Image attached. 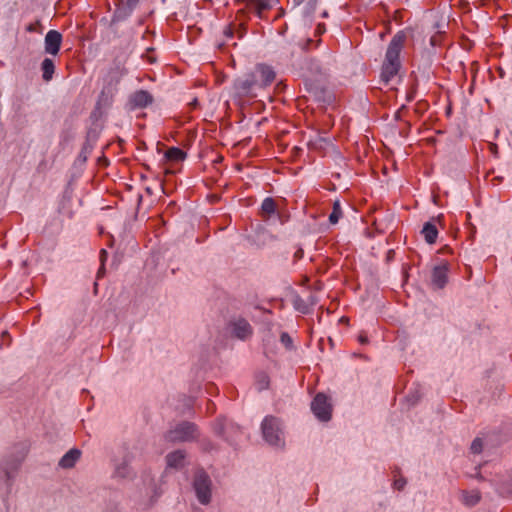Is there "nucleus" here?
<instances>
[{
  "label": "nucleus",
  "mask_w": 512,
  "mask_h": 512,
  "mask_svg": "<svg viewBox=\"0 0 512 512\" xmlns=\"http://www.w3.org/2000/svg\"><path fill=\"white\" fill-rule=\"evenodd\" d=\"M193 487L198 501L207 505L211 501V480L204 470H198L195 473Z\"/></svg>",
  "instance_id": "nucleus-5"
},
{
  "label": "nucleus",
  "mask_w": 512,
  "mask_h": 512,
  "mask_svg": "<svg viewBox=\"0 0 512 512\" xmlns=\"http://www.w3.org/2000/svg\"><path fill=\"white\" fill-rule=\"evenodd\" d=\"M317 2H318V0H308V1H306L305 2V7H304V10H303V15L304 16H311L315 12Z\"/></svg>",
  "instance_id": "nucleus-25"
},
{
  "label": "nucleus",
  "mask_w": 512,
  "mask_h": 512,
  "mask_svg": "<svg viewBox=\"0 0 512 512\" xmlns=\"http://www.w3.org/2000/svg\"><path fill=\"white\" fill-rule=\"evenodd\" d=\"M311 410L320 421L331 419L332 405L324 393H318L311 402Z\"/></svg>",
  "instance_id": "nucleus-7"
},
{
  "label": "nucleus",
  "mask_w": 512,
  "mask_h": 512,
  "mask_svg": "<svg viewBox=\"0 0 512 512\" xmlns=\"http://www.w3.org/2000/svg\"><path fill=\"white\" fill-rule=\"evenodd\" d=\"M309 69L320 77H325L328 75V69L323 67L319 61L314 59L309 61Z\"/></svg>",
  "instance_id": "nucleus-22"
},
{
  "label": "nucleus",
  "mask_w": 512,
  "mask_h": 512,
  "mask_svg": "<svg viewBox=\"0 0 512 512\" xmlns=\"http://www.w3.org/2000/svg\"><path fill=\"white\" fill-rule=\"evenodd\" d=\"M81 456V451L74 448L69 450L59 461V466L61 468L69 469L75 466L76 462L79 460Z\"/></svg>",
  "instance_id": "nucleus-12"
},
{
  "label": "nucleus",
  "mask_w": 512,
  "mask_h": 512,
  "mask_svg": "<svg viewBox=\"0 0 512 512\" xmlns=\"http://www.w3.org/2000/svg\"><path fill=\"white\" fill-rule=\"evenodd\" d=\"M498 493L502 497H508L512 499V480L501 483L498 488Z\"/></svg>",
  "instance_id": "nucleus-24"
},
{
  "label": "nucleus",
  "mask_w": 512,
  "mask_h": 512,
  "mask_svg": "<svg viewBox=\"0 0 512 512\" xmlns=\"http://www.w3.org/2000/svg\"><path fill=\"white\" fill-rule=\"evenodd\" d=\"M276 73L266 64H257L254 69L234 79L232 98L243 105L261 96L262 92L275 80Z\"/></svg>",
  "instance_id": "nucleus-1"
},
{
  "label": "nucleus",
  "mask_w": 512,
  "mask_h": 512,
  "mask_svg": "<svg viewBox=\"0 0 512 512\" xmlns=\"http://www.w3.org/2000/svg\"><path fill=\"white\" fill-rule=\"evenodd\" d=\"M139 0H126V5H127V9H128V13L127 15H129L133 9L137 6Z\"/></svg>",
  "instance_id": "nucleus-30"
},
{
  "label": "nucleus",
  "mask_w": 512,
  "mask_h": 512,
  "mask_svg": "<svg viewBox=\"0 0 512 512\" xmlns=\"http://www.w3.org/2000/svg\"><path fill=\"white\" fill-rule=\"evenodd\" d=\"M314 304L315 299L312 295H310L307 300L301 298L300 296H295L293 299L294 308L303 314H307Z\"/></svg>",
  "instance_id": "nucleus-14"
},
{
  "label": "nucleus",
  "mask_w": 512,
  "mask_h": 512,
  "mask_svg": "<svg viewBox=\"0 0 512 512\" xmlns=\"http://www.w3.org/2000/svg\"><path fill=\"white\" fill-rule=\"evenodd\" d=\"M212 389H214V386H213L212 384H209V385L207 386V390L210 392V390H212Z\"/></svg>",
  "instance_id": "nucleus-39"
},
{
  "label": "nucleus",
  "mask_w": 512,
  "mask_h": 512,
  "mask_svg": "<svg viewBox=\"0 0 512 512\" xmlns=\"http://www.w3.org/2000/svg\"><path fill=\"white\" fill-rule=\"evenodd\" d=\"M186 156V152L178 147H171L165 152V158L174 162L183 161Z\"/></svg>",
  "instance_id": "nucleus-18"
},
{
  "label": "nucleus",
  "mask_w": 512,
  "mask_h": 512,
  "mask_svg": "<svg viewBox=\"0 0 512 512\" xmlns=\"http://www.w3.org/2000/svg\"><path fill=\"white\" fill-rule=\"evenodd\" d=\"M269 386V378L266 374H262L259 376V379H258V389L259 390H263V389H267Z\"/></svg>",
  "instance_id": "nucleus-28"
},
{
  "label": "nucleus",
  "mask_w": 512,
  "mask_h": 512,
  "mask_svg": "<svg viewBox=\"0 0 512 512\" xmlns=\"http://www.w3.org/2000/svg\"><path fill=\"white\" fill-rule=\"evenodd\" d=\"M115 475L120 478H129L132 475L128 461L124 460L121 464L116 466Z\"/></svg>",
  "instance_id": "nucleus-20"
},
{
  "label": "nucleus",
  "mask_w": 512,
  "mask_h": 512,
  "mask_svg": "<svg viewBox=\"0 0 512 512\" xmlns=\"http://www.w3.org/2000/svg\"><path fill=\"white\" fill-rule=\"evenodd\" d=\"M224 36L227 38V40L232 39L234 35V31L231 26H227L223 31Z\"/></svg>",
  "instance_id": "nucleus-32"
},
{
  "label": "nucleus",
  "mask_w": 512,
  "mask_h": 512,
  "mask_svg": "<svg viewBox=\"0 0 512 512\" xmlns=\"http://www.w3.org/2000/svg\"><path fill=\"white\" fill-rule=\"evenodd\" d=\"M448 263L444 262L441 265L435 266L432 270L431 282L437 289H442L447 283Z\"/></svg>",
  "instance_id": "nucleus-10"
},
{
  "label": "nucleus",
  "mask_w": 512,
  "mask_h": 512,
  "mask_svg": "<svg viewBox=\"0 0 512 512\" xmlns=\"http://www.w3.org/2000/svg\"><path fill=\"white\" fill-rule=\"evenodd\" d=\"M3 470L5 472V475H6V478H7V481H10L12 478H13V474L12 472L9 470V468L7 466H4L3 467Z\"/></svg>",
  "instance_id": "nucleus-33"
},
{
  "label": "nucleus",
  "mask_w": 512,
  "mask_h": 512,
  "mask_svg": "<svg viewBox=\"0 0 512 512\" xmlns=\"http://www.w3.org/2000/svg\"><path fill=\"white\" fill-rule=\"evenodd\" d=\"M303 249L299 248L295 253H294V258L295 259H301L303 257Z\"/></svg>",
  "instance_id": "nucleus-34"
},
{
  "label": "nucleus",
  "mask_w": 512,
  "mask_h": 512,
  "mask_svg": "<svg viewBox=\"0 0 512 512\" xmlns=\"http://www.w3.org/2000/svg\"><path fill=\"white\" fill-rule=\"evenodd\" d=\"M227 329L231 336L242 341H246L253 334L251 324L241 316L232 317L227 323Z\"/></svg>",
  "instance_id": "nucleus-6"
},
{
  "label": "nucleus",
  "mask_w": 512,
  "mask_h": 512,
  "mask_svg": "<svg viewBox=\"0 0 512 512\" xmlns=\"http://www.w3.org/2000/svg\"><path fill=\"white\" fill-rule=\"evenodd\" d=\"M100 253H101V259H102V261H104V259L107 257V252L105 249H102Z\"/></svg>",
  "instance_id": "nucleus-36"
},
{
  "label": "nucleus",
  "mask_w": 512,
  "mask_h": 512,
  "mask_svg": "<svg viewBox=\"0 0 512 512\" xmlns=\"http://www.w3.org/2000/svg\"><path fill=\"white\" fill-rule=\"evenodd\" d=\"M470 450L474 454H479L483 450V441L481 438H475L471 444Z\"/></svg>",
  "instance_id": "nucleus-26"
},
{
  "label": "nucleus",
  "mask_w": 512,
  "mask_h": 512,
  "mask_svg": "<svg viewBox=\"0 0 512 512\" xmlns=\"http://www.w3.org/2000/svg\"><path fill=\"white\" fill-rule=\"evenodd\" d=\"M2 335H3V336L8 335L7 331H4V332L2 333Z\"/></svg>",
  "instance_id": "nucleus-42"
},
{
  "label": "nucleus",
  "mask_w": 512,
  "mask_h": 512,
  "mask_svg": "<svg viewBox=\"0 0 512 512\" xmlns=\"http://www.w3.org/2000/svg\"><path fill=\"white\" fill-rule=\"evenodd\" d=\"M341 216H342L341 205H340L339 200H336L333 203L332 212L329 215V222L331 224H336V223H338Z\"/></svg>",
  "instance_id": "nucleus-23"
},
{
  "label": "nucleus",
  "mask_w": 512,
  "mask_h": 512,
  "mask_svg": "<svg viewBox=\"0 0 512 512\" xmlns=\"http://www.w3.org/2000/svg\"><path fill=\"white\" fill-rule=\"evenodd\" d=\"M405 41L406 34L403 31H399L392 37L388 44L381 71V80L385 84H388L401 68L400 53L404 47Z\"/></svg>",
  "instance_id": "nucleus-2"
},
{
  "label": "nucleus",
  "mask_w": 512,
  "mask_h": 512,
  "mask_svg": "<svg viewBox=\"0 0 512 512\" xmlns=\"http://www.w3.org/2000/svg\"><path fill=\"white\" fill-rule=\"evenodd\" d=\"M18 465L19 464H16L14 467H13V470H16L18 468Z\"/></svg>",
  "instance_id": "nucleus-41"
},
{
  "label": "nucleus",
  "mask_w": 512,
  "mask_h": 512,
  "mask_svg": "<svg viewBox=\"0 0 512 512\" xmlns=\"http://www.w3.org/2000/svg\"><path fill=\"white\" fill-rule=\"evenodd\" d=\"M481 500V495L479 491H472V492H463V503L466 506L473 507L477 505Z\"/></svg>",
  "instance_id": "nucleus-19"
},
{
  "label": "nucleus",
  "mask_w": 512,
  "mask_h": 512,
  "mask_svg": "<svg viewBox=\"0 0 512 512\" xmlns=\"http://www.w3.org/2000/svg\"><path fill=\"white\" fill-rule=\"evenodd\" d=\"M414 98V93H410L408 96H407V99L408 101H411L412 99Z\"/></svg>",
  "instance_id": "nucleus-38"
},
{
  "label": "nucleus",
  "mask_w": 512,
  "mask_h": 512,
  "mask_svg": "<svg viewBox=\"0 0 512 512\" xmlns=\"http://www.w3.org/2000/svg\"><path fill=\"white\" fill-rule=\"evenodd\" d=\"M262 434L267 443L272 446L282 447L284 441L280 429L279 420L273 416H267L262 422Z\"/></svg>",
  "instance_id": "nucleus-3"
},
{
  "label": "nucleus",
  "mask_w": 512,
  "mask_h": 512,
  "mask_svg": "<svg viewBox=\"0 0 512 512\" xmlns=\"http://www.w3.org/2000/svg\"><path fill=\"white\" fill-rule=\"evenodd\" d=\"M197 437V428L195 424L184 421L177 424L165 434V439L170 442H186Z\"/></svg>",
  "instance_id": "nucleus-4"
},
{
  "label": "nucleus",
  "mask_w": 512,
  "mask_h": 512,
  "mask_svg": "<svg viewBox=\"0 0 512 512\" xmlns=\"http://www.w3.org/2000/svg\"><path fill=\"white\" fill-rule=\"evenodd\" d=\"M278 0H248L247 7L259 18H263V13L278 4Z\"/></svg>",
  "instance_id": "nucleus-11"
},
{
  "label": "nucleus",
  "mask_w": 512,
  "mask_h": 512,
  "mask_svg": "<svg viewBox=\"0 0 512 512\" xmlns=\"http://www.w3.org/2000/svg\"><path fill=\"white\" fill-rule=\"evenodd\" d=\"M185 457H186V455L183 450H176V451L170 452L166 456L167 466L171 467V468L179 469V468L183 467Z\"/></svg>",
  "instance_id": "nucleus-13"
},
{
  "label": "nucleus",
  "mask_w": 512,
  "mask_h": 512,
  "mask_svg": "<svg viewBox=\"0 0 512 512\" xmlns=\"http://www.w3.org/2000/svg\"><path fill=\"white\" fill-rule=\"evenodd\" d=\"M261 210L262 213L266 215L274 214L276 211L275 200L271 197L265 198L261 204Z\"/></svg>",
  "instance_id": "nucleus-21"
},
{
  "label": "nucleus",
  "mask_w": 512,
  "mask_h": 512,
  "mask_svg": "<svg viewBox=\"0 0 512 512\" xmlns=\"http://www.w3.org/2000/svg\"><path fill=\"white\" fill-rule=\"evenodd\" d=\"M42 70V78L44 81L48 82L52 79L53 74L55 72V65L52 59L45 58L41 64Z\"/></svg>",
  "instance_id": "nucleus-17"
},
{
  "label": "nucleus",
  "mask_w": 512,
  "mask_h": 512,
  "mask_svg": "<svg viewBox=\"0 0 512 512\" xmlns=\"http://www.w3.org/2000/svg\"><path fill=\"white\" fill-rule=\"evenodd\" d=\"M95 144V139H92L90 134L86 136V140L77 156V161L81 164L85 163L91 154Z\"/></svg>",
  "instance_id": "nucleus-15"
},
{
  "label": "nucleus",
  "mask_w": 512,
  "mask_h": 512,
  "mask_svg": "<svg viewBox=\"0 0 512 512\" xmlns=\"http://www.w3.org/2000/svg\"><path fill=\"white\" fill-rule=\"evenodd\" d=\"M62 43V35L56 30H49L44 39L45 52L57 55Z\"/></svg>",
  "instance_id": "nucleus-9"
},
{
  "label": "nucleus",
  "mask_w": 512,
  "mask_h": 512,
  "mask_svg": "<svg viewBox=\"0 0 512 512\" xmlns=\"http://www.w3.org/2000/svg\"><path fill=\"white\" fill-rule=\"evenodd\" d=\"M196 104H197V100L195 99V100L191 103V105H196Z\"/></svg>",
  "instance_id": "nucleus-40"
},
{
  "label": "nucleus",
  "mask_w": 512,
  "mask_h": 512,
  "mask_svg": "<svg viewBox=\"0 0 512 512\" xmlns=\"http://www.w3.org/2000/svg\"><path fill=\"white\" fill-rule=\"evenodd\" d=\"M406 485V480L404 478H400V479H396L394 481V487L397 489V490H402L404 488V486Z\"/></svg>",
  "instance_id": "nucleus-31"
},
{
  "label": "nucleus",
  "mask_w": 512,
  "mask_h": 512,
  "mask_svg": "<svg viewBox=\"0 0 512 512\" xmlns=\"http://www.w3.org/2000/svg\"><path fill=\"white\" fill-rule=\"evenodd\" d=\"M502 180H503V177L497 176V177H494L491 180V182H492L493 185H498Z\"/></svg>",
  "instance_id": "nucleus-35"
},
{
  "label": "nucleus",
  "mask_w": 512,
  "mask_h": 512,
  "mask_svg": "<svg viewBox=\"0 0 512 512\" xmlns=\"http://www.w3.org/2000/svg\"><path fill=\"white\" fill-rule=\"evenodd\" d=\"M359 341H360L361 343H366V342H367V337H366V336H363V335H360V336H359Z\"/></svg>",
  "instance_id": "nucleus-37"
},
{
  "label": "nucleus",
  "mask_w": 512,
  "mask_h": 512,
  "mask_svg": "<svg viewBox=\"0 0 512 512\" xmlns=\"http://www.w3.org/2000/svg\"><path fill=\"white\" fill-rule=\"evenodd\" d=\"M421 234L424 236V239L428 244H433L436 242L438 230L434 224L426 222L422 228Z\"/></svg>",
  "instance_id": "nucleus-16"
},
{
  "label": "nucleus",
  "mask_w": 512,
  "mask_h": 512,
  "mask_svg": "<svg viewBox=\"0 0 512 512\" xmlns=\"http://www.w3.org/2000/svg\"><path fill=\"white\" fill-rule=\"evenodd\" d=\"M307 90L312 92L315 96H319L324 92L323 88L319 87L318 85H315L314 83H310L306 81Z\"/></svg>",
  "instance_id": "nucleus-27"
},
{
  "label": "nucleus",
  "mask_w": 512,
  "mask_h": 512,
  "mask_svg": "<svg viewBox=\"0 0 512 512\" xmlns=\"http://www.w3.org/2000/svg\"><path fill=\"white\" fill-rule=\"evenodd\" d=\"M280 341H281V343H282L285 347H287V348H291V347H292V343H293V341H292V338L289 336V334H288V333L283 332V333L281 334V336H280Z\"/></svg>",
  "instance_id": "nucleus-29"
},
{
  "label": "nucleus",
  "mask_w": 512,
  "mask_h": 512,
  "mask_svg": "<svg viewBox=\"0 0 512 512\" xmlns=\"http://www.w3.org/2000/svg\"><path fill=\"white\" fill-rule=\"evenodd\" d=\"M153 96L146 90H137L129 97L128 104L131 109H143L153 103Z\"/></svg>",
  "instance_id": "nucleus-8"
}]
</instances>
